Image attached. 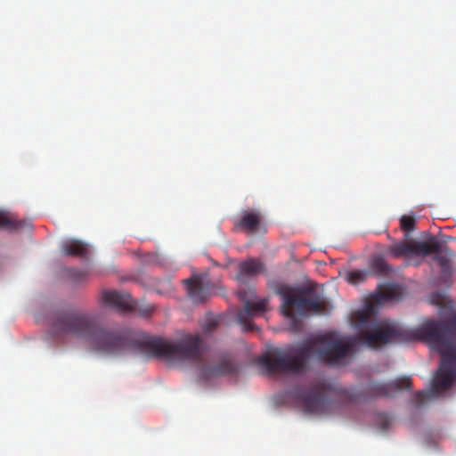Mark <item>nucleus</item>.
I'll return each instance as SVG.
<instances>
[{
  "label": "nucleus",
  "instance_id": "nucleus-10",
  "mask_svg": "<svg viewBox=\"0 0 456 456\" xmlns=\"http://www.w3.org/2000/svg\"><path fill=\"white\" fill-rule=\"evenodd\" d=\"M265 270V265L261 261L256 258H249L239 265L237 280L240 282H246L248 279L257 276L264 273Z\"/></svg>",
  "mask_w": 456,
  "mask_h": 456
},
{
  "label": "nucleus",
  "instance_id": "nucleus-13",
  "mask_svg": "<svg viewBox=\"0 0 456 456\" xmlns=\"http://www.w3.org/2000/svg\"><path fill=\"white\" fill-rule=\"evenodd\" d=\"M400 288L395 284H387L378 288L371 296L373 303L381 305L387 302L397 300L400 297Z\"/></svg>",
  "mask_w": 456,
  "mask_h": 456
},
{
  "label": "nucleus",
  "instance_id": "nucleus-4",
  "mask_svg": "<svg viewBox=\"0 0 456 456\" xmlns=\"http://www.w3.org/2000/svg\"><path fill=\"white\" fill-rule=\"evenodd\" d=\"M237 295L244 304L243 308L240 309L237 313V321L242 325L245 331H251L256 328V325L250 319L266 311L268 299H256V294L253 289H240Z\"/></svg>",
  "mask_w": 456,
  "mask_h": 456
},
{
  "label": "nucleus",
  "instance_id": "nucleus-19",
  "mask_svg": "<svg viewBox=\"0 0 456 456\" xmlns=\"http://www.w3.org/2000/svg\"><path fill=\"white\" fill-rule=\"evenodd\" d=\"M416 219L411 216H403L400 219L401 228L406 232L405 236H408L411 232L415 229Z\"/></svg>",
  "mask_w": 456,
  "mask_h": 456
},
{
  "label": "nucleus",
  "instance_id": "nucleus-7",
  "mask_svg": "<svg viewBox=\"0 0 456 456\" xmlns=\"http://www.w3.org/2000/svg\"><path fill=\"white\" fill-rule=\"evenodd\" d=\"M102 302L108 306L113 307L119 312L136 310L142 316H149L154 310L151 305L135 307L131 296L128 293L116 290L102 291L101 294Z\"/></svg>",
  "mask_w": 456,
  "mask_h": 456
},
{
  "label": "nucleus",
  "instance_id": "nucleus-1",
  "mask_svg": "<svg viewBox=\"0 0 456 456\" xmlns=\"http://www.w3.org/2000/svg\"><path fill=\"white\" fill-rule=\"evenodd\" d=\"M421 338L436 349L441 356L439 369L429 390L414 395L413 403L419 408L428 400L436 398L442 391L450 389L456 378V314L446 321L428 320L415 331L406 330L400 323L391 321L379 322L370 330L342 342L325 334L315 338V359L330 364H338L354 354L355 346L362 344L378 348L387 344L404 343Z\"/></svg>",
  "mask_w": 456,
  "mask_h": 456
},
{
  "label": "nucleus",
  "instance_id": "nucleus-15",
  "mask_svg": "<svg viewBox=\"0 0 456 456\" xmlns=\"http://www.w3.org/2000/svg\"><path fill=\"white\" fill-rule=\"evenodd\" d=\"M26 225L24 220H17L13 216L0 210V228L10 231H17Z\"/></svg>",
  "mask_w": 456,
  "mask_h": 456
},
{
  "label": "nucleus",
  "instance_id": "nucleus-21",
  "mask_svg": "<svg viewBox=\"0 0 456 456\" xmlns=\"http://www.w3.org/2000/svg\"><path fill=\"white\" fill-rule=\"evenodd\" d=\"M216 326L217 321L216 319H210L205 322L203 330L205 332L210 333L216 330Z\"/></svg>",
  "mask_w": 456,
  "mask_h": 456
},
{
  "label": "nucleus",
  "instance_id": "nucleus-5",
  "mask_svg": "<svg viewBox=\"0 0 456 456\" xmlns=\"http://www.w3.org/2000/svg\"><path fill=\"white\" fill-rule=\"evenodd\" d=\"M441 249V243L432 238L428 242L403 240L396 241L387 247V253L394 257H400L405 255H415L426 256L431 253H437Z\"/></svg>",
  "mask_w": 456,
  "mask_h": 456
},
{
  "label": "nucleus",
  "instance_id": "nucleus-17",
  "mask_svg": "<svg viewBox=\"0 0 456 456\" xmlns=\"http://www.w3.org/2000/svg\"><path fill=\"white\" fill-rule=\"evenodd\" d=\"M372 268L379 274H387L391 271V267L382 257H375L371 264Z\"/></svg>",
  "mask_w": 456,
  "mask_h": 456
},
{
  "label": "nucleus",
  "instance_id": "nucleus-12",
  "mask_svg": "<svg viewBox=\"0 0 456 456\" xmlns=\"http://www.w3.org/2000/svg\"><path fill=\"white\" fill-rule=\"evenodd\" d=\"M186 286L188 297L196 303L203 302L208 297V291L203 288V281L200 276L193 275L183 280Z\"/></svg>",
  "mask_w": 456,
  "mask_h": 456
},
{
  "label": "nucleus",
  "instance_id": "nucleus-24",
  "mask_svg": "<svg viewBox=\"0 0 456 456\" xmlns=\"http://www.w3.org/2000/svg\"><path fill=\"white\" fill-rule=\"evenodd\" d=\"M379 419L381 421L382 428L386 429L390 423L388 417L387 415H381V416H379Z\"/></svg>",
  "mask_w": 456,
  "mask_h": 456
},
{
  "label": "nucleus",
  "instance_id": "nucleus-14",
  "mask_svg": "<svg viewBox=\"0 0 456 456\" xmlns=\"http://www.w3.org/2000/svg\"><path fill=\"white\" fill-rule=\"evenodd\" d=\"M61 250L66 256H85L87 254L86 246L78 240H69L62 244Z\"/></svg>",
  "mask_w": 456,
  "mask_h": 456
},
{
  "label": "nucleus",
  "instance_id": "nucleus-9",
  "mask_svg": "<svg viewBox=\"0 0 456 456\" xmlns=\"http://www.w3.org/2000/svg\"><path fill=\"white\" fill-rule=\"evenodd\" d=\"M234 226L248 234L265 233L267 231L265 216L259 210L244 211L235 221Z\"/></svg>",
  "mask_w": 456,
  "mask_h": 456
},
{
  "label": "nucleus",
  "instance_id": "nucleus-2",
  "mask_svg": "<svg viewBox=\"0 0 456 456\" xmlns=\"http://www.w3.org/2000/svg\"><path fill=\"white\" fill-rule=\"evenodd\" d=\"M46 322L48 336L53 339H82L86 341L90 350L103 355L139 351L170 362H198L202 354L203 342L200 335H190L169 343L142 331L132 333L103 327L94 314L83 310H55L48 314Z\"/></svg>",
  "mask_w": 456,
  "mask_h": 456
},
{
  "label": "nucleus",
  "instance_id": "nucleus-16",
  "mask_svg": "<svg viewBox=\"0 0 456 456\" xmlns=\"http://www.w3.org/2000/svg\"><path fill=\"white\" fill-rule=\"evenodd\" d=\"M436 256L434 259L439 264V265L442 268V272L446 274L450 273L451 271V265H450V258L449 256H452V251L447 248L441 246V249L439 252L435 253Z\"/></svg>",
  "mask_w": 456,
  "mask_h": 456
},
{
  "label": "nucleus",
  "instance_id": "nucleus-18",
  "mask_svg": "<svg viewBox=\"0 0 456 456\" xmlns=\"http://www.w3.org/2000/svg\"><path fill=\"white\" fill-rule=\"evenodd\" d=\"M368 276V272L362 270L351 271L346 275V280L352 284H358L363 281Z\"/></svg>",
  "mask_w": 456,
  "mask_h": 456
},
{
  "label": "nucleus",
  "instance_id": "nucleus-6",
  "mask_svg": "<svg viewBox=\"0 0 456 456\" xmlns=\"http://www.w3.org/2000/svg\"><path fill=\"white\" fill-rule=\"evenodd\" d=\"M328 387L324 381H316L305 391L298 393L304 410L308 413H323L326 410Z\"/></svg>",
  "mask_w": 456,
  "mask_h": 456
},
{
  "label": "nucleus",
  "instance_id": "nucleus-3",
  "mask_svg": "<svg viewBox=\"0 0 456 456\" xmlns=\"http://www.w3.org/2000/svg\"><path fill=\"white\" fill-rule=\"evenodd\" d=\"M281 297V312L283 315L291 319L296 323V312L300 315L308 313L321 314L325 312L326 304L323 299L316 294H313L307 288L281 287L278 290Z\"/></svg>",
  "mask_w": 456,
  "mask_h": 456
},
{
  "label": "nucleus",
  "instance_id": "nucleus-23",
  "mask_svg": "<svg viewBox=\"0 0 456 456\" xmlns=\"http://www.w3.org/2000/svg\"><path fill=\"white\" fill-rule=\"evenodd\" d=\"M357 316L361 323L366 322L369 318V310L359 311Z\"/></svg>",
  "mask_w": 456,
  "mask_h": 456
},
{
  "label": "nucleus",
  "instance_id": "nucleus-20",
  "mask_svg": "<svg viewBox=\"0 0 456 456\" xmlns=\"http://www.w3.org/2000/svg\"><path fill=\"white\" fill-rule=\"evenodd\" d=\"M430 303L436 305L444 306L447 303L445 295L440 292L432 293L430 296Z\"/></svg>",
  "mask_w": 456,
  "mask_h": 456
},
{
  "label": "nucleus",
  "instance_id": "nucleus-11",
  "mask_svg": "<svg viewBox=\"0 0 456 456\" xmlns=\"http://www.w3.org/2000/svg\"><path fill=\"white\" fill-rule=\"evenodd\" d=\"M238 366L230 359L223 358L214 366H204L201 370L206 379L219 377L237 372Z\"/></svg>",
  "mask_w": 456,
  "mask_h": 456
},
{
  "label": "nucleus",
  "instance_id": "nucleus-22",
  "mask_svg": "<svg viewBox=\"0 0 456 456\" xmlns=\"http://www.w3.org/2000/svg\"><path fill=\"white\" fill-rule=\"evenodd\" d=\"M70 276L77 281H81L86 278V273L78 269H72L70 271Z\"/></svg>",
  "mask_w": 456,
  "mask_h": 456
},
{
  "label": "nucleus",
  "instance_id": "nucleus-8",
  "mask_svg": "<svg viewBox=\"0 0 456 456\" xmlns=\"http://www.w3.org/2000/svg\"><path fill=\"white\" fill-rule=\"evenodd\" d=\"M403 389H411L410 377L403 376L388 382H370L366 387L370 397H391Z\"/></svg>",
  "mask_w": 456,
  "mask_h": 456
}]
</instances>
